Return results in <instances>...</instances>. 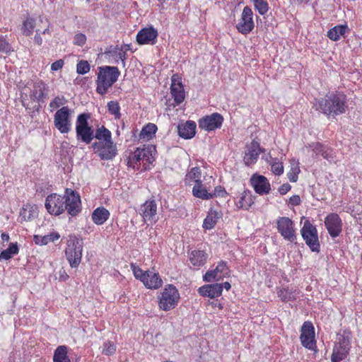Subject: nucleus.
<instances>
[{
  "label": "nucleus",
  "instance_id": "nucleus-16",
  "mask_svg": "<svg viewBox=\"0 0 362 362\" xmlns=\"http://www.w3.org/2000/svg\"><path fill=\"white\" fill-rule=\"evenodd\" d=\"M325 226L332 238L338 237L342 231V220L336 213H330L325 218Z\"/></svg>",
  "mask_w": 362,
  "mask_h": 362
},
{
  "label": "nucleus",
  "instance_id": "nucleus-17",
  "mask_svg": "<svg viewBox=\"0 0 362 362\" xmlns=\"http://www.w3.org/2000/svg\"><path fill=\"white\" fill-rule=\"evenodd\" d=\"M170 93L176 105L181 104L185 98V92L181 76L173 74L171 77Z\"/></svg>",
  "mask_w": 362,
  "mask_h": 362
},
{
  "label": "nucleus",
  "instance_id": "nucleus-9",
  "mask_svg": "<svg viewBox=\"0 0 362 362\" xmlns=\"http://www.w3.org/2000/svg\"><path fill=\"white\" fill-rule=\"evenodd\" d=\"M276 228L285 240L293 243L297 239L295 223L291 218L287 216H279L276 220Z\"/></svg>",
  "mask_w": 362,
  "mask_h": 362
},
{
  "label": "nucleus",
  "instance_id": "nucleus-7",
  "mask_svg": "<svg viewBox=\"0 0 362 362\" xmlns=\"http://www.w3.org/2000/svg\"><path fill=\"white\" fill-rule=\"evenodd\" d=\"M90 114L83 112L77 116L76 120V137L78 141L89 144L94 139V129L88 123Z\"/></svg>",
  "mask_w": 362,
  "mask_h": 362
},
{
  "label": "nucleus",
  "instance_id": "nucleus-14",
  "mask_svg": "<svg viewBox=\"0 0 362 362\" xmlns=\"http://www.w3.org/2000/svg\"><path fill=\"white\" fill-rule=\"evenodd\" d=\"M223 122V116L218 112H214L200 118L198 120V125L201 129L209 132L221 128Z\"/></svg>",
  "mask_w": 362,
  "mask_h": 362
},
{
  "label": "nucleus",
  "instance_id": "nucleus-33",
  "mask_svg": "<svg viewBox=\"0 0 362 362\" xmlns=\"http://www.w3.org/2000/svg\"><path fill=\"white\" fill-rule=\"evenodd\" d=\"M349 28L346 23L343 25H337L327 31V36L332 41H338L340 38L347 33Z\"/></svg>",
  "mask_w": 362,
  "mask_h": 362
},
{
  "label": "nucleus",
  "instance_id": "nucleus-63",
  "mask_svg": "<svg viewBox=\"0 0 362 362\" xmlns=\"http://www.w3.org/2000/svg\"><path fill=\"white\" fill-rule=\"evenodd\" d=\"M220 285L222 286V290L224 288L225 289L228 291L231 288L230 284L229 282H228V281H226V282H224L223 284H220Z\"/></svg>",
  "mask_w": 362,
  "mask_h": 362
},
{
  "label": "nucleus",
  "instance_id": "nucleus-50",
  "mask_svg": "<svg viewBox=\"0 0 362 362\" xmlns=\"http://www.w3.org/2000/svg\"><path fill=\"white\" fill-rule=\"evenodd\" d=\"M300 170L298 164H292L290 170L287 173V177L290 182H296L298 179V174Z\"/></svg>",
  "mask_w": 362,
  "mask_h": 362
},
{
  "label": "nucleus",
  "instance_id": "nucleus-58",
  "mask_svg": "<svg viewBox=\"0 0 362 362\" xmlns=\"http://www.w3.org/2000/svg\"><path fill=\"white\" fill-rule=\"evenodd\" d=\"M33 41L35 44L41 46L43 43V39L42 37V34L40 32L39 29L35 30V34L34 35Z\"/></svg>",
  "mask_w": 362,
  "mask_h": 362
},
{
  "label": "nucleus",
  "instance_id": "nucleus-5",
  "mask_svg": "<svg viewBox=\"0 0 362 362\" xmlns=\"http://www.w3.org/2000/svg\"><path fill=\"white\" fill-rule=\"evenodd\" d=\"M157 298L159 309L167 312L177 306L180 295L178 289L173 284H167Z\"/></svg>",
  "mask_w": 362,
  "mask_h": 362
},
{
  "label": "nucleus",
  "instance_id": "nucleus-24",
  "mask_svg": "<svg viewBox=\"0 0 362 362\" xmlns=\"http://www.w3.org/2000/svg\"><path fill=\"white\" fill-rule=\"evenodd\" d=\"M197 124L194 121L187 120L184 123H180L177 126L179 136L185 139H190L196 134Z\"/></svg>",
  "mask_w": 362,
  "mask_h": 362
},
{
  "label": "nucleus",
  "instance_id": "nucleus-64",
  "mask_svg": "<svg viewBox=\"0 0 362 362\" xmlns=\"http://www.w3.org/2000/svg\"><path fill=\"white\" fill-rule=\"evenodd\" d=\"M131 44H124L123 45H122L121 47H119L120 48H124V50H125V53L127 54V52L128 50H130L131 49Z\"/></svg>",
  "mask_w": 362,
  "mask_h": 362
},
{
  "label": "nucleus",
  "instance_id": "nucleus-49",
  "mask_svg": "<svg viewBox=\"0 0 362 362\" xmlns=\"http://www.w3.org/2000/svg\"><path fill=\"white\" fill-rule=\"evenodd\" d=\"M271 171L276 175H281L284 173V165L278 158H272L270 162Z\"/></svg>",
  "mask_w": 362,
  "mask_h": 362
},
{
  "label": "nucleus",
  "instance_id": "nucleus-61",
  "mask_svg": "<svg viewBox=\"0 0 362 362\" xmlns=\"http://www.w3.org/2000/svg\"><path fill=\"white\" fill-rule=\"evenodd\" d=\"M209 304L214 308H217L218 310H222L223 309L222 304L218 300H213L212 301L209 302Z\"/></svg>",
  "mask_w": 362,
  "mask_h": 362
},
{
  "label": "nucleus",
  "instance_id": "nucleus-55",
  "mask_svg": "<svg viewBox=\"0 0 362 362\" xmlns=\"http://www.w3.org/2000/svg\"><path fill=\"white\" fill-rule=\"evenodd\" d=\"M38 21L41 24L45 23V29L42 32H40V33L42 35H51V31L49 30L50 23H49V21L48 20V18H47L45 17H43L42 16H38Z\"/></svg>",
  "mask_w": 362,
  "mask_h": 362
},
{
  "label": "nucleus",
  "instance_id": "nucleus-19",
  "mask_svg": "<svg viewBox=\"0 0 362 362\" xmlns=\"http://www.w3.org/2000/svg\"><path fill=\"white\" fill-rule=\"evenodd\" d=\"M48 93V86L42 80L33 82L30 91V98L34 102H44Z\"/></svg>",
  "mask_w": 362,
  "mask_h": 362
},
{
  "label": "nucleus",
  "instance_id": "nucleus-34",
  "mask_svg": "<svg viewBox=\"0 0 362 362\" xmlns=\"http://www.w3.org/2000/svg\"><path fill=\"white\" fill-rule=\"evenodd\" d=\"M109 211L104 206L96 208L91 214V219L96 225H103L110 217Z\"/></svg>",
  "mask_w": 362,
  "mask_h": 362
},
{
  "label": "nucleus",
  "instance_id": "nucleus-8",
  "mask_svg": "<svg viewBox=\"0 0 362 362\" xmlns=\"http://www.w3.org/2000/svg\"><path fill=\"white\" fill-rule=\"evenodd\" d=\"M73 110L68 106L58 109L54 115V125L62 134L71 131Z\"/></svg>",
  "mask_w": 362,
  "mask_h": 362
},
{
  "label": "nucleus",
  "instance_id": "nucleus-41",
  "mask_svg": "<svg viewBox=\"0 0 362 362\" xmlns=\"http://www.w3.org/2000/svg\"><path fill=\"white\" fill-rule=\"evenodd\" d=\"M94 138L98 139V141H106L112 139L111 132L104 125L96 128L94 131Z\"/></svg>",
  "mask_w": 362,
  "mask_h": 362
},
{
  "label": "nucleus",
  "instance_id": "nucleus-36",
  "mask_svg": "<svg viewBox=\"0 0 362 362\" xmlns=\"http://www.w3.org/2000/svg\"><path fill=\"white\" fill-rule=\"evenodd\" d=\"M157 130V126L149 122L143 127L139 134V139L144 141H148L156 136Z\"/></svg>",
  "mask_w": 362,
  "mask_h": 362
},
{
  "label": "nucleus",
  "instance_id": "nucleus-12",
  "mask_svg": "<svg viewBox=\"0 0 362 362\" xmlns=\"http://www.w3.org/2000/svg\"><path fill=\"white\" fill-rule=\"evenodd\" d=\"M92 147L103 160H111L117 155V146L112 139L95 142Z\"/></svg>",
  "mask_w": 362,
  "mask_h": 362
},
{
  "label": "nucleus",
  "instance_id": "nucleus-56",
  "mask_svg": "<svg viewBox=\"0 0 362 362\" xmlns=\"http://www.w3.org/2000/svg\"><path fill=\"white\" fill-rule=\"evenodd\" d=\"M86 36L83 33H77L74 37V44L78 46H83L86 42Z\"/></svg>",
  "mask_w": 362,
  "mask_h": 362
},
{
  "label": "nucleus",
  "instance_id": "nucleus-21",
  "mask_svg": "<svg viewBox=\"0 0 362 362\" xmlns=\"http://www.w3.org/2000/svg\"><path fill=\"white\" fill-rule=\"evenodd\" d=\"M263 152L258 141L252 140L248 146L247 152L245 153L243 161L247 166L256 163L260 153Z\"/></svg>",
  "mask_w": 362,
  "mask_h": 362
},
{
  "label": "nucleus",
  "instance_id": "nucleus-54",
  "mask_svg": "<svg viewBox=\"0 0 362 362\" xmlns=\"http://www.w3.org/2000/svg\"><path fill=\"white\" fill-rule=\"evenodd\" d=\"M211 199L217 197H226L228 195V192L223 187L218 185L215 187L214 192H211Z\"/></svg>",
  "mask_w": 362,
  "mask_h": 362
},
{
  "label": "nucleus",
  "instance_id": "nucleus-1",
  "mask_svg": "<svg viewBox=\"0 0 362 362\" xmlns=\"http://www.w3.org/2000/svg\"><path fill=\"white\" fill-rule=\"evenodd\" d=\"M45 206L48 213L54 216H59L66 211L69 215L76 216L82 209L79 194L70 188L65 189L63 196L57 193L48 195Z\"/></svg>",
  "mask_w": 362,
  "mask_h": 362
},
{
  "label": "nucleus",
  "instance_id": "nucleus-25",
  "mask_svg": "<svg viewBox=\"0 0 362 362\" xmlns=\"http://www.w3.org/2000/svg\"><path fill=\"white\" fill-rule=\"evenodd\" d=\"M157 204L154 199H148L141 204L139 214L144 221L151 220L156 214Z\"/></svg>",
  "mask_w": 362,
  "mask_h": 362
},
{
  "label": "nucleus",
  "instance_id": "nucleus-11",
  "mask_svg": "<svg viewBox=\"0 0 362 362\" xmlns=\"http://www.w3.org/2000/svg\"><path fill=\"white\" fill-rule=\"evenodd\" d=\"M235 28L240 33L245 35L251 33L254 29L253 11L250 6H246L243 8L240 18Z\"/></svg>",
  "mask_w": 362,
  "mask_h": 362
},
{
  "label": "nucleus",
  "instance_id": "nucleus-60",
  "mask_svg": "<svg viewBox=\"0 0 362 362\" xmlns=\"http://www.w3.org/2000/svg\"><path fill=\"white\" fill-rule=\"evenodd\" d=\"M289 203L293 206H298L300 204V198L298 195H293L289 199Z\"/></svg>",
  "mask_w": 362,
  "mask_h": 362
},
{
  "label": "nucleus",
  "instance_id": "nucleus-6",
  "mask_svg": "<svg viewBox=\"0 0 362 362\" xmlns=\"http://www.w3.org/2000/svg\"><path fill=\"white\" fill-rule=\"evenodd\" d=\"M83 241L75 235H69L66 241L65 256L71 268H78L82 258Z\"/></svg>",
  "mask_w": 362,
  "mask_h": 362
},
{
  "label": "nucleus",
  "instance_id": "nucleus-57",
  "mask_svg": "<svg viewBox=\"0 0 362 362\" xmlns=\"http://www.w3.org/2000/svg\"><path fill=\"white\" fill-rule=\"evenodd\" d=\"M64 65V62L63 59L57 60L56 62H53L51 64V70L53 71L60 70L62 69Z\"/></svg>",
  "mask_w": 362,
  "mask_h": 362
},
{
  "label": "nucleus",
  "instance_id": "nucleus-46",
  "mask_svg": "<svg viewBox=\"0 0 362 362\" xmlns=\"http://www.w3.org/2000/svg\"><path fill=\"white\" fill-rule=\"evenodd\" d=\"M252 2L255 10L260 15L264 16L268 12L269 6L267 0H252Z\"/></svg>",
  "mask_w": 362,
  "mask_h": 362
},
{
  "label": "nucleus",
  "instance_id": "nucleus-45",
  "mask_svg": "<svg viewBox=\"0 0 362 362\" xmlns=\"http://www.w3.org/2000/svg\"><path fill=\"white\" fill-rule=\"evenodd\" d=\"M108 112L113 115L115 119H119L121 118L120 106L117 101L111 100L107 103V105Z\"/></svg>",
  "mask_w": 362,
  "mask_h": 362
},
{
  "label": "nucleus",
  "instance_id": "nucleus-4",
  "mask_svg": "<svg viewBox=\"0 0 362 362\" xmlns=\"http://www.w3.org/2000/svg\"><path fill=\"white\" fill-rule=\"evenodd\" d=\"M120 75L116 66H104L98 68L96 80V92L103 95L106 94L112 85L117 81Z\"/></svg>",
  "mask_w": 362,
  "mask_h": 362
},
{
  "label": "nucleus",
  "instance_id": "nucleus-31",
  "mask_svg": "<svg viewBox=\"0 0 362 362\" xmlns=\"http://www.w3.org/2000/svg\"><path fill=\"white\" fill-rule=\"evenodd\" d=\"M221 217L222 213L221 211L211 208L203 221V228L205 230L213 229Z\"/></svg>",
  "mask_w": 362,
  "mask_h": 362
},
{
  "label": "nucleus",
  "instance_id": "nucleus-59",
  "mask_svg": "<svg viewBox=\"0 0 362 362\" xmlns=\"http://www.w3.org/2000/svg\"><path fill=\"white\" fill-rule=\"evenodd\" d=\"M291 189V187L288 183H284L279 187L278 191L281 195H284L288 192Z\"/></svg>",
  "mask_w": 362,
  "mask_h": 362
},
{
  "label": "nucleus",
  "instance_id": "nucleus-27",
  "mask_svg": "<svg viewBox=\"0 0 362 362\" xmlns=\"http://www.w3.org/2000/svg\"><path fill=\"white\" fill-rule=\"evenodd\" d=\"M254 204L252 194L250 190L245 189L235 198V205L238 209L248 210Z\"/></svg>",
  "mask_w": 362,
  "mask_h": 362
},
{
  "label": "nucleus",
  "instance_id": "nucleus-32",
  "mask_svg": "<svg viewBox=\"0 0 362 362\" xmlns=\"http://www.w3.org/2000/svg\"><path fill=\"white\" fill-rule=\"evenodd\" d=\"M276 293L281 301L286 303L295 300L299 291L296 288L286 286L277 288Z\"/></svg>",
  "mask_w": 362,
  "mask_h": 362
},
{
  "label": "nucleus",
  "instance_id": "nucleus-62",
  "mask_svg": "<svg viewBox=\"0 0 362 362\" xmlns=\"http://www.w3.org/2000/svg\"><path fill=\"white\" fill-rule=\"evenodd\" d=\"M2 243H8L10 240V236L7 233H2L1 235Z\"/></svg>",
  "mask_w": 362,
  "mask_h": 362
},
{
  "label": "nucleus",
  "instance_id": "nucleus-51",
  "mask_svg": "<svg viewBox=\"0 0 362 362\" xmlns=\"http://www.w3.org/2000/svg\"><path fill=\"white\" fill-rule=\"evenodd\" d=\"M116 351V346L114 342L107 341L103 344L102 353L106 356L113 355Z\"/></svg>",
  "mask_w": 362,
  "mask_h": 362
},
{
  "label": "nucleus",
  "instance_id": "nucleus-53",
  "mask_svg": "<svg viewBox=\"0 0 362 362\" xmlns=\"http://www.w3.org/2000/svg\"><path fill=\"white\" fill-rule=\"evenodd\" d=\"M89 63L85 60H81L76 65V71L78 74H86L90 71Z\"/></svg>",
  "mask_w": 362,
  "mask_h": 362
},
{
  "label": "nucleus",
  "instance_id": "nucleus-38",
  "mask_svg": "<svg viewBox=\"0 0 362 362\" xmlns=\"http://www.w3.org/2000/svg\"><path fill=\"white\" fill-rule=\"evenodd\" d=\"M60 238V235L58 232L52 231L47 235L40 236L35 235V242L37 245H45L49 243H54Z\"/></svg>",
  "mask_w": 362,
  "mask_h": 362
},
{
  "label": "nucleus",
  "instance_id": "nucleus-28",
  "mask_svg": "<svg viewBox=\"0 0 362 362\" xmlns=\"http://www.w3.org/2000/svg\"><path fill=\"white\" fill-rule=\"evenodd\" d=\"M198 292L204 297L215 298L222 294V286L218 283L206 284L199 287Z\"/></svg>",
  "mask_w": 362,
  "mask_h": 362
},
{
  "label": "nucleus",
  "instance_id": "nucleus-44",
  "mask_svg": "<svg viewBox=\"0 0 362 362\" xmlns=\"http://www.w3.org/2000/svg\"><path fill=\"white\" fill-rule=\"evenodd\" d=\"M316 153L320 154L324 158L329 160L332 158V149L328 146H324L320 143H317L315 146Z\"/></svg>",
  "mask_w": 362,
  "mask_h": 362
},
{
  "label": "nucleus",
  "instance_id": "nucleus-40",
  "mask_svg": "<svg viewBox=\"0 0 362 362\" xmlns=\"http://www.w3.org/2000/svg\"><path fill=\"white\" fill-rule=\"evenodd\" d=\"M19 247L17 243H11L9 244L8 248L3 250L0 253V261L8 260L13 255L18 254Z\"/></svg>",
  "mask_w": 362,
  "mask_h": 362
},
{
  "label": "nucleus",
  "instance_id": "nucleus-3",
  "mask_svg": "<svg viewBox=\"0 0 362 362\" xmlns=\"http://www.w3.org/2000/svg\"><path fill=\"white\" fill-rule=\"evenodd\" d=\"M156 146L144 144L128 153L127 165L134 170H148L156 160Z\"/></svg>",
  "mask_w": 362,
  "mask_h": 362
},
{
  "label": "nucleus",
  "instance_id": "nucleus-29",
  "mask_svg": "<svg viewBox=\"0 0 362 362\" xmlns=\"http://www.w3.org/2000/svg\"><path fill=\"white\" fill-rule=\"evenodd\" d=\"M41 24L38 21V18H36L33 16L28 15L22 22L21 30L23 35L26 37L31 36L35 30L37 26Z\"/></svg>",
  "mask_w": 362,
  "mask_h": 362
},
{
  "label": "nucleus",
  "instance_id": "nucleus-20",
  "mask_svg": "<svg viewBox=\"0 0 362 362\" xmlns=\"http://www.w3.org/2000/svg\"><path fill=\"white\" fill-rule=\"evenodd\" d=\"M250 182L256 193L264 195L268 194L271 190V185L267 178L260 175H253Z\"/></svg>",
  "mask_w": 362,
  "mask_h": 362
},
{
  "label": "nucleus",
  "instance_id": "nucleus-42",
  "mask_svg": "<svg viewBox=\"0 0 362 362\" xmlns=\"http://www.w3.org/2000/svg\"><path fill=\"white\" fill-rule=\"evenodd\" d=\"M54 362H71L67 356V349L65 346H58L54 353Z\"/></svg>",
  "mask_w": 362,
  "mask_h": 362
},
{
  "label": "nucleus",
  "instance_id": "nucleus-10",
  "mask_svg": "<svg viewBox=\"0 0 362 362\" xmlns=\"http://www.w3.org/2000/svg\"><path fill=\"white\" fill-rule=\"evenodd\" d=\"M300 233L310 249L313 252H318L320 245L316 227L310 221L307 220L304 222L303 226L300 229Z\"/></svg>",
  "mask_w": 362,
  "mask_h": 362
},
{
  "label": "nucleus",
  "instance_id": "nucleus-18",
  "mask_svg": "<svg viewBox=\"0 0 362 362\" xmlns=\"http://www.w3.org/2000/svg\"><path fill=\"white\" fill-rule=\"evenodd\" d=\"M158 30L152 25L141 29L136 37L139 45H154L157 42Z\"/></svg>",
  "mask_w": 362,
  "mask_h": 362
},
{
  "label": "nucleus",
  "instance_id": "nucleus-30",
  "mask_svg": "<svg viewBox=\"0 0 362 362\" xmlns=\"http://www.w3.org/2000/svg\"><path fill=\"white\" fill-rule=\"evenodd\" d=\"M38 216V209L35 204H25L20 211L19 218L21 222L30 221Z\"/></svg>",
  "mask_w": 362,
  "mask_h": 362
},
{
  "label": "nucleus",
  "instance_id": "nucleus-39",
  "mask_svg": "<svg viewBox=\"0 0 362 362\" xmlns=\"http://www.w3.org/2000/svg\"><path fill=\"white\" fill-rule=\"evenodd\" d=\"M350 349L336 344L331 356L332 362H341L349 355Z\"/></svg>",
  "mask_w": 362,
  "mask_h": 362
},
{
  "label": "nucleus",
  "instance_id": "nucleus-35",
  "mask_svg": "<svg viewBox=\"0 0 362 362\" xmlns=\"http://www.w3.org/2000/svg\"><path fill=\"white\" fill-rule=\"evenodd\" d=\"M202 170L199 167L192 168L185 175V184L192 185L193 183L197 185L202 182Z\"/></svg>",
  "mask_w": 362,
  "mask_h": 362
},
{
  "label": "nucleus",
  "instance_id": "nucleus-2",
  "mask_svg": "<svg viewBox=\"0 0 362 362\" xmlns=\"http://www.w3.org/2000/svg\"><path fill=\"white\" fill-rule=\"evenodd\" d=\"M347 96L343 92H333L319 99L315 105L316 110L327 117H335L344 114L348 109Z\"/></svg>",
  "mask_w": 362,
  "mask_h": 362
},
{
  "label": "nucleus",
  "instance_id": "nucleus-43",
  "mask_svg": "<svg viewBox=\"0 0 362 362\" xmlns=\"http://www.w3.org/2000/svg\"><path fill=\"white\" fill-rule=\"evenodd\" d=\"M351 337V332L348 329H344L338 338L337 344L350 349Z\"/></svg>",
  "mask_w": 362,
  "mask_h": 362
},
{
  "label": "nucleus",
  "instance_id": "nucleus-13",
  "mask_svg": "<svg viewBox=\"0 0 362 362\" xmlns=\"http://www.w3.org/2000/svg\"><path fill=\"white\" fill-rule=\"evenodd\" d=\"M230 269L225 261H220L214 269L209 270L203 276V280L206 282L220 281L225 277L230 276Z\"/></svg>",
  "mask_w": 362,
  "mask_h": 362
},
{
  "label": "nucleus",
  "instance_id": "nucleus-26",
  "mask_svg": "<svg viewBox=\"0 0 362 362\" xmlns=\"http://www.w3.org/2000/svg\"><path fill=\"white\" fill-rule=\"evenodd\" d=\"M208 254L204 250H194L189 255V261L195 269H199L207 262Z\"/></svg>",
  "mask_w": 362,
  "mask_h": 362
},
{
  "label": "nucleus",
  "instance_id": "nucleus-47",
  "mask_svg": "<svg viewBox=\"0 0 362 362\" xmlns=\"http://www.w3.org/2000/svg\"><path fill=\"white\" fill-rule=\"evenodd\" d=\"M13 51L12 45L7 41L6 37L0 35V53L10 55Z\"/></svg>",
  "mask_w": 362,
  "mask_h": 362
},
{
  "label": "nucleus",
  "instance_id": "nucleus-52",
  "mask_svg": "<svg viewBox=\"0 0 362 362\" xmlns=\"http://www.w3.org/2000/svg\"><path fill=\"white\" fill-rule=\"evenodd\" d=\"M66 103V100L64 96H56L54 97L51 102L49 103V107L52 109H57L59 108L61 106H64L65 103Z\"/></svg>",
  "mask_w": 362,
  "mask_h": 362
},
{
  "label": "nucleus",
  "instance_id": "nucleus-23",
  "mask_svg": "<svg viewBox=\"0 0 362 362\" xmlns=\"http://www.w3.org/2000/svg\"><path fill=\"white\" fill-rule=\"evenodd\" d=\"M143 284L148 289L156 290L163 286V281L158 272L147 270Z\"/></svg>",
  "mask_w": 362,
  "mask_h": 362
},
{
  "label": "nucleus",
  "instance_id": "nucleus-15",
  "mask_svg": "<svg viewBox=\"0 0 362 362\" xmlns=\"http://www.w3.org/2000/svg\"><path fill=\"white\" fill-rule=\"evenodd\" d=\"M300 339L301 344L310 350H313L315 346V328L310 321L303 322L301 329Z\"/></svg>",
  "mask_w": 362,
  "mask_h": 362
},
{
  "label": "nucleus",
  "instance_id": "nucleus-48",
  "mask_svg": "<svg viewBox=\"0 0 362 362\" xmlns=\"http://www.w3.org/2000/svg\"><path fill=\"white\" fill-rule=\"evenodd\" d=\"M131 269L133 272L134 276L139 280L140 281L143 282V280H144L146 277V274L147 273V271H144L139 265H137L136 263H131L130 264Z\"/></svg>",
  "mask_w": 362,
  "mask_h": 362
},
{
  "label": "nucleus",
  "instance_id": "nucleus-37",
  "mask_svg": "<svg viewBox=\"0 0 362 362\" xmlns=\"http://www.w3.org/2000/svg\"><path fill=\"white\" fill-rule=\"evenodd\" d=\"M192 192L194 197L202 200H209L211 199V192H208L206 188L202 184V181L194 185Z\"/></svg>",
  "mask_w": 362,
  "mask_h": 362
},
{
  "label": "nucleus",
  "instance_id": "nucleus-22",
  "mask_svg": "<svg viewBox=\"0 0 362 362\" xmlns=\"http://www.w3.org/2000/svg\"><path fill=\"white\" fill-rule=\"evenodd\" d=\"M104 54L106 57L112 59L115 63H118L119 61H122L123 66H124L127 55L125 53L124 48H120L118 45H110L105 48Z\"/></svg>",
  "mask_w": 362,
  "mask_h": 362
}]
</instances>
